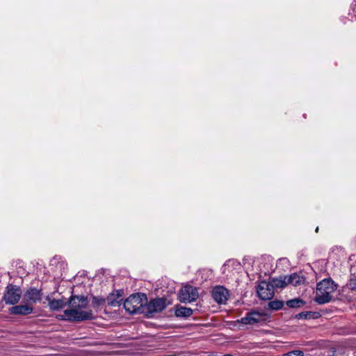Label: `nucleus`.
<instances>
[{
	"instance_id": "nucleus-19",
	"label": "nucleus",
	"mask_w": 356,
	"mask_h": 356,
	"mask_svg": "<svg viewBox=\"0 0 356 356\" xmlns=\"http://www.w3.org/2000/svg\"><path fill=\"white\" fill-rule=\"evenodd\" d=\"M284 302L282 301L274 300L268 303V307L273 310H278L282 308Z\"/></svg>"
},
{
	"instance_id": "nucleus-12",
	"label": "nucleus",
	"mask_w": 356,
	"mask_h": 356,
	"mask_svg": "<svg viewBox=\"0 0 356 356\" xmlns=\"http://www.w3.org/2000/svg\"><path fill=\"white\" fill-rule=\"evenodd\" d=\"M241 268L240 263L236 260H228L222 267V273L227 276L232 273L234 270Z\"/></svg>"
},
{
	"instance_id": "nucleus-7",
	"label": "nucleus",
	"mask_w": 356,
	"mask_h": 356,
	"mask_svg": "<svg viewBox=\"0 0 356 356\" xmlns=\"http://www.w3.org/2000/svg\"><path fill=\"white\" fill-rule=\"evenodd\" d=\"M167 307L166 300L163 298H158L150 300L145 306V312L148 316L154 314L162 312Z\"/></svg>"
},
{
	"instance_id": "nucleus-3",
	"label": "nucleus",
	"mask_w": 356,
	"mask_h": 356,
	"mask_svg": "<svg viewBox=\"0 0 356 356\" xmlns=\"http://www.w3.org/2000/svg\"><path fill=\"white\" fill-rule=\"evenodd\" d=\"M147 298L144 293L131 295L124 302V308L129 314H142L145 312V306L147 305Z\"/></svg>"
},
{
	"instance_id": "nucleus-5",
	"label": "nucleus",
	"mask_w": 356,
	"mask_h": 356,
	"mask_svg": "<svg viewBox=\"0 0 356 356\" xmlns=\"http://www.w3.org/2000/svg\"><path fill=\"white\" fill-rule=\"evenodd\" d=\"M199 293L197 288L190 285L182 287L178 294L181 302H191L197 299Z\"/></svg>"
},
{
	"instance_id": "nucleus-15",
	"label": "nucleus",
	"mask_w": 356,
	"mask_h": 356,
	"mask_svg": "<svg viewBox=\"0 0 356 356\" xmlns=\"http://www.w3.org/2000/svg\"><path fill=\"white\" fill-rule=\"evenodd\" d=\"M271 284L274 288L282 289L289 284V280L287 275L280 277L279 278H273Z\"/></svg>"
},
{
	"instance_id": "nucleus-14",
	"label": "nucleus",
	"mask_w": 356,
	"mask_h": 356,
	"mask_svg": "<svg viewBox=\"0 0 356 356\" xmlns=\"http://www.w3.org/2000/svg\"><path fill=\"white\" fill-rule=\"evenodd\" d=\"M175 314L177 317L187 318L193 314V309L182 306H177Z\"/></svg>"
},
{
	"instance_id": "nucleus-18",
	"label": "nucleus",
	"mask_w": 356,
	"mask_h": 356,
	"mask_svg": "<svg viewBox=\"0 0 356 356\" xmlns=\"http://www.w3.org/2000/svg\"><path fill=\"white\" fill-rule=\"evenodd\" d=\"M304 304V302L300 298L289 300L286 302V305L291 308L300 307Z\"/></svg>"
},
{
	"instance_id": "nucleus-20",
	"label": "nucleus",
	"mask_w": 356,
	"mask_h": 356,
	"mask_svg": "<svg viewBox=\"0 0 356 356\" xmlns=\"http://www.w3.org/2000/svg\"><path fill=\"white\" fill-rule=\"evenodd\" d=\"M314 313L312 312H301L296 315L297 318H304V319H310L314 318Z\"/></svg>"
},
{
	"instance_id": "nucleus-24",
	"label": "nucleus",
	"mask_w": 356,
	"mask_h": 356,
	"mask_svg": "<svg viewBox=\"0 0 356 356\" xmlns=\"http://www.w3.org/2000/svg\"><path fill=\"white\" fill-rule=\"evenodd\" d=\"M222 356H233V355H231V354H226V355H222Z\"/></svg>"
},
{
	"instance_id": "nucleus-11",
	"label": "nucleus",
	"mask_w": 356,
	"mask_h": 356,
	"mask_svg": "<svg viewBox=\"0 0 356 356\" xmlns=\"http://www.w3.org/2000/svg\"><path fill=\"white\" fill-rule=\"evenodd\" d=\"M33 312V307L26 302L24 305L13 306L9 309V312L14 315H28Z\"/></svg>"
},
{
	"instance_id": "nucleus-16",
	"label": "nucleus",
	"mask_w": 356,
	"mask_h": 356,
	"mask_svg": "<svg viewBox=\"0 0 356 356\" xmlns=\"http://www.w3.org/2000/svg\"><path fill=\"white\" fill-rule=\"evenodd\" d=\"M67 305V302H65L63 299L59 300H51L49 301V305L51 309L52 310H58L63 308Z\"/></svg>"
},
{
	"instance_id": "nucleus-17",
	"label": "nucleus",
	"mask_w": 356,
	"mask_h": 356,
	"mask_svg": "<svg viewBox=\"0 0 356 356\" xmlns=\"http://www.w3.org/2000/svg\"><path fill=\"white\" fill-rule=\"evenodd\" d=\"M122 300L121 295L118 293L117 295L111 294L108 298V304L113 307L119 306Z\"/></svg>"
},
{
	"instance_id": "nucleus-10",
	"label": "nucleus",
	"mask_w": 356,
	"mask_h": 356,
	"mask_svg": "<svg viewBox=\"0 0 356 356\" xmlns=\"http://www.w3.org/2000/svg\"><path fill=\"white\" fill-rule=\"evenodd\" d=\"M23 298L26 302L31 305L35 304L42 300L41 291L35 288H31L24 293Z\"/></svg>"
},
{
	"instance_id": "nucleus-13",
	"label": "nucleus",
	"mask_w": 356,
	"mask_h": 356,
	"mask_svg": "<svg viewBox=\"0 0 356 356\" xmlns=\"http://www.w3.org/2000/svg\"><path fill=\"white\" fill-rule=\"evenodd\" d=\"M289 280V284H291L293 286H298L304 283L305 277L302 275V273H293L290 275H287Z\"/></svg>"
},
{
	"instance_id": "nucleus-8",
	"label": "nucleus",
	"mask_w": 356,
	"mask_h": 356,
	"mask_svg": "<svg viewBox=\"0 0 356 356\" xmlns=\"http://www.w3.org/2000/svg\"><path fill=\"white\" fill-rule=\"evenodd\" d=\"M258 296L262 300H270L274 296V289L271 283L261 282L257 288Z\"/></svg>"
},
{
	"instance_id": "nucleus-22",
	"label": "nucleus",
	"mask_w": 356,
	"mask_h": 356,
	"mask_svg": "<svg viewBox=\"0 0 356 356\" xmlns=\"http://www.w3.org/2000/svg\"><path fill=\"white\" fill-rule=\"evenodd\" d=\"M282 356H304V353L300 350H294L283 354Z\"/></svg>"
},
{
	"instance_id": "nucleus-4",
	"label": "nucleus",
	"mask_w": 356,
	"mask_h": 356,
	"mask_svg": "<svg viewBox=\"0 0 356 356\" xmlns=\"http://www.w3.org/2000/svg\"><path fill=\"white\" fill-rule=\"evenodd\" d=\"M269 315L264 311L252 310L241 318L239 322L243 325H255L264 323Z\"/></svg>"
},
{
	"instance_id": "nucleus-21",
	"label": "nucleus",
	"mask_w": 356,
	"mask_h": 356,
	"mask_svg": "<svg viewBox=\"0 0 356 356\" xmlns=\"http://www.w3.org/2000/svg\"><path fill=\"white\" fill-rule=\"evenodd\" d=\"M105 302V299L99 297H92V305L93 307H99Z\"/></svg>"
},
{
	"instance_id": "nucleus-25",
	"label": "nucleus",
	"mask_w": 356,
	"mask_h": 356,
	"mask_svg": "<svg viewBox=\"0 0 356 356\" xmlns=\"http://www.w3.org/2000/svg\"><path fill=\"white\" fill-rule=\"evenodd\" d=\"M318 227H316V232H318Z\"/></svg>"
},
{
	"instance_id": "nucleus-1",
	"label": "nucleus",
	"mask_w": 356,
	"mask_h": 356,
	"mask_svg": "<svg viewBox=\"0 0 356 356\" xmlns=\"http://www.w3.org/2000/svg\"><path fill=\"white\" fill-rule=\"evenodd\" d=\"M70 309L64 311L63 319L70 321H82L94 318L92 310H84L88 305L85 296H72L69 300Z\"/></svg>"
},
{
	"instance_id": "nucleus-23",
	"label": "nucleus",
	"mask_w": 356,
	"mask_h": 356,
	"mask_svg": "<svg viewBox=\"0 0 356 356\" xmlns=\"http://www.w3.org/2000/svg\"><path fill=\"white\" fill-rule=\"evenodd\" d=\"M351 271L354 272V274L356 273V265H355V264L351 265Z\"/></svg>"
},
{
	"instance_id": "nucleus-9",
	"label": "nucleus",
	"mask_w": 356,
	"mask_h": 356,
	"mask_svg": "<svg viewBox=\"0 0 356 356\" xmlns=\"http://www.w3.org/2000/svg\"><path fill=\"white\" fill-rule=\"evenodd\" d=\"M211 295L213 300L218 304H225L228 300L229 293L228 290L222 286H215Z\"/></svg>"
},
{
	"instance_id": "nucleus-6",
	"label": "nucleus",
	"mask_w": 356,
	"mask_h": 356,
	"mask_svg": "<svg viewBox=\"0 0 356 356\" xmlns=\"http://www.w3.org/2000/svg\"><path fill=\"white\" fill-rule=\"evenodd\" d=\"M22 296V291L19 287L9 284L6 287V292L3 295V300L8 305H15L17 304Z\"/></svg>"
},
{
	"instance_id": "nucleus-2",
	"label": "nucleus",
	"mask_w": 356,
	"mask_h": 356,
	"mask_svg": "<svg viewBox=\"0 0 356 356\" xmlns=\"http://www.w3.org/2000/svg\"><path fill=\"white\" fill-rule=\"evenodd\" d=\"M337 286L330 279H325L317 284L315 301L318 304H325L332 298V293L336 291Z\"/></svg>"
}]
</instances>
